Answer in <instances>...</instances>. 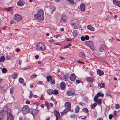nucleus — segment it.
I'll return each instance as SVG.
<instances>
[{
    "instance_id": "dca6fc26",
    "label": "nucleus",
    "mask_w": 120,
    "mask_h": 120,
    "mask_svg": "<svg viewBox=\"0 0 120 120\" xmlns=\"http://www.w3.org/2000/svg\"><path fill=\"white\" fill-rule=\"evenodd\" d=\"M106 49V47L103 44H102L100 46L99 49V51L100 52H102L103 50H104Z\"/></svg>"
},
{
    "instance_id": "7c9ffc66",
    "label": "nucleus",
    "mask_w": 120,
    "mask_h": 120,
    "mask_svg": "<svg viewBox=\"0 0 120 120\" xmlns=\"http://www.w3.org/2000/svg\"><path fill=\"white\" fill-rule=\"evenodd\" d=\"M47 81L48 82H49L52 79V76L51 75H49L46 77Z\"/></svg>"
},
{
    "instance_id": "bf43d9fd",
    "label": "nucleus",
    "mask_w": 120,
    "mask_h": 120,
    "mask_svg": "<svg viewBox=\"0 0 120 120\" xmlns=\"http://www.w3.org/2000/svg\"><path fill=\"white\" fill-rule=\"evenodd\" d=\"M10 56L8 55L7 56H6V59L7 60H9V59H10Z\"/></svg>"
},
{
    "instance_id": "603ef678",
    "label": "nucleus",
    "mask_w": 120,
    "mask_h": 120,
    "mask_svg": "<svg viewBox=\"0 0 120 120\" xmlns=\"http://www.w3.org/2000/svg\"><path fill=\"white\" fill-rule=\"evenodd\" d=\"M81 39L82 41H84L85 40V37L83 36H82L81 37Z\"/></svg>"
},
{
    "instance_id": "9d476101",
    "label": "nucleus",
    "mask_w": 120,
    "mask_h": 120,
    "mask_svg": "<svg viewBox=\"0 0 120 120\" xmlns=\"http://www.w3.org/2000/svg\"><path fill=\"white\" fill-rule=\"evenodd\" d=\"M24 2L22 0H20L18 1L17 3V5L19 6H22L24 4Z\"/></svg>"
},
{
    "instance_id": "49530a36",
    "label": "nucleus",
    "mask_w": 120,
    "mask_h": 120,
    "mask_svg": "<svg viewBox=\"0 0 120 120\" xmlns=\"http://www.w3.org/2000/svg\"><path fill=\"white\" fill-rule=\"evenodd\" d=\"M116 4L118 7H120V1H117L116 3Z\"/></svg>"
},
{
    "instance_id": "1a4fd4ad",
    "label": "nucleus",
    "mask_w": 120,
    "mask_h": 120,
    "mask_svg": "<svg viewBox=\"0 0 120 120\" xmlns=\"http://www.w3.org/2000/svg\"><path fill=\"white\" fill-rule=\"evenodd\" d=\"M54 113L56 116V120H58L60 116V113L58 112L56 110L54 111Z\"/></svg>"
},
{
    "instance_id": "a18cd8bd",
    "label": "nucleus",
    "mask_w": 120,
    "mask_h": 120,
    "mask_svg": "<svg viewBox=\"0 0 120 120\" xmlns=\"http://www.w3.org/2000/svg\"><path fill=\"white\" fill-rule=\"evenodd\" d=\"M50 83L51 84L53 85L55 84V82L54 79H52L50 80Z\"/></svg>"
},
{
    "instance_id": "c03bdc74",
    "label": "nucleus",
    "mask_w": 120,
    "mask_h": 120,
    "mask_svg": "<svg viewBox=\"0 0 120 120\" xmlns=\"http://www.w3.org/2000/svg\"><path fill=\"white\" fill-rule=\"evenodd\" d=\"M37 75L36 74H33L32 75H31L30 76V78L32 79H33L35 78L36 76Z\"/></svg>"
},
{
    "instance_id": "2eb2a0df",
    "label": "nucleus",
    "mask_w": 120,
    "mask_h": 120,
    "mask_svg": "<svg viewBox=\"0 0 120 120\" xmlns=\"http://www.w3.org/2000/svg\"><path fill=\"white\" fill-rule=\"evenodd\" d=\"M85 5L83 3H82L80 6V10L82 11H85Z\"/></svg>"
},
{
    "instance_id": "6e6d98bb",
    "label": "nucleus",
    "mask_w": 120,
    "mask_h": 120,
    "mask_svg": "<svg viewBox=\"0 0 120 120\" xmlns=\"http://www.w3.org/2000/svg\"><path fill=\"white\" fill-rule=\"evenodd\" d=\"M13 90V87H11L10 89V92L11 94H12Z\"/></svg>"
},
{
    "instance_id": "72a5a7b5",
    "label": "nucleus",
    "mask_w": 120,
    "mask_h": 120,
    "mask_svg": "<svg viewBox=\"0 0 120 120\" xmlns=\"http://www.w3.org/2000/svg\"><path fill=\"white\" fill-rule=\"evenodd\" d=\"M19 82L21 83H23L24 82V80L22 78H20L19 79Z\"/></svg>"
},
{
    "instance_id": "c9c22d12",
    "label": "nucleus",
    "mask_w": 120,
    "mask_h": 120,
    "mask_svg": "<svg viewBox=\"0 0 120 120\" xmlns=\"http://www.w3.org/2000/svg\"><path fill=\"white\" fill-rule=\"evenodd\" d=\"M58 94V91L56 89H55L54 90V92L53 93V94H54L55 95H56Z\"/></svg>"
},
{
    "instance_id": "4468645a",
    "label": "nucleus",
    "mask_w": 120,
    "mask_h": 120,
    "mask_svg": "<svg viewBox=\"0 0 120 120\" xmlns=\"http://www.w3.org/2000/svg\"><path fill=\"white\" fill-rule=\"evenodd\" d=\"M54 92V90L52 89H49L47 90V93L49 95H51Z\"/></svg>"
},
{
    "instance_id": "412c9836",
    "label": "nucleus",
    "mask_w": 120,
    "mask_h": 120,
    "mask_svg": "<svg viewBox=\"0 0 120 120\" xmlns=\"http://www.w3.org/2000/svg\"><path fill=\"white\" fill-rule=\"evenodd\" d=\"M65 105L66 106V108L70 109L71 107V103L69 102H66L65 103Z\"/></svg>"
},
{
    "instance_id": "680f3d73",
    "label": "nucleus",
    "mask_w": 120,
    "mask_h": 120,
    "mask_svg": "<svg viewBox=\"0 0 120 120\" xmlns=\"http://www.w3.org/2000/svg\"><path fill=\"white\" fill-rule=\"evenodd\" d=\"M14 23V20H11L10 22V24H12Z\"/></svg>"
},
{
    "instance_id": "a19ab883",
    "label": "nucleus",
    "mask_w": 120,
    "mask_h": 120,
    "mask_svg": "<svg viewBox=\"0 0 120 120\" xmlns=\"http://www.w3.org/2000/svg\"><path fill=\"white\" fill-rule=\"evenodd\" d=\"M98 96L97 95L95 96L94 98V101L95 102L97 101L98 100Z\"/></svg>"
},
{
    "instance_id": "4c0bfd02",
    "label": "nucleus",
    "mask_w": 120,
    "mask_h": 120,
    "mask_svg": "<svg viewBox=\"0 0 120 120\" xmlns=\"http://www.w3.org/2000/svg\"><path fill=\"white\" fill-rule=\"evenodd\" d=\"M97 101L95 102L96 103H98L99 105H100L101 103V99H99Z\"/></svg>"
},
{
    "instance_id": "9b49d317",
    "label": "nucleus",
    "mask_w": 120,
    "mask_h": 120,
    "mask_svg": "<svg viewBox=\"0 0 120 120\" xmlns=\"http://www.w3.org/2000/svg\"><path fill=\"white\" fill-rule=\"evenodd\" d=\"M70 80L72 81L75 80V76L74 74L73 73L71 74L69 77Z\"/></svg>"
},
{
    "instance_id": "473e14b6",
    "label": "nucleus",
    "mask_w": 120,
    "mask_h": 120,
    "mask_svg": "<svg viewBox=\"0 0 120 120\" xmlns=\"http://www.w3.org/2000/svg\"><path fill=\"white\" fill-rule=\"evenodd\" d=\"M80 109V108L79 106L77 105L76 106L75 109V111L76 113H77L78 112Z\"/></svg>"
},
{
    "instance_id": "0eeeda50",
    "label": "nucleus",
    "mask_w": 120,
    "mask_h": 120,
    "mask_svg": "<svg viewBox=\"0 0 120 120\" xmlns=\"http://www.w3.org/2000/svg\"><path fill=\"white\" fill-rule=\"evenodd\" d=\"M22 17L19 14H16L15 15L14 19L19 22L22 19Z\"/></svg>"
},
{
    "instance_id": "39448f33",
    "label": "nucleus",
    "mask_w": 120,
    "mask_h": 120,
    "mask_svg": "<svg viewBox=\"0 0 120 120\" xmlns=\"http://www.w3.org/2000/svg\"><path fill=\"white\" fill-rule=\"evenodd\" d=\"M38 111V110H36L35 109H31L30 111V113L32 114L34 118V116L37 115Z\"/></svg>"
},
{
    "instance_id": "4d7b16f0",
    "label": "nucleus",
    "mask_w": 120,
    "mask_h": 120,
    "mask_svg": "<svg viewBox=\"0 0 120 120\" xmlns=\"http://www.w3.org/2000/svg\"><path fill=\"white\" fill-rule=\"evenodd\" d=\"M81 81L79 80H77L76 81V84H77L80 83L81 82Z\"/></svg>"
},
{
    "instance_id": "20e7f679",
    "label": "nucleus",
    "mask_w": 120,
    "mask_h": 120,
    "mask_svg": "<svg viewBox=\"0 0 120 120\" xmlns=\"http://www.w3.org/2000/svg\"><path fill=\"white\" fill-rule=\"evenodd\" d=\"M30 109L28 105H25L22 108V112L23 114H25L28 113Z\"/></svg>"
},
{
    "instance_id": "774afa93",
    "label": "nucleus",
    "mask_w": 120,
    "mask_h": 120,
    "mask_svg": "<svg viewBox=\"0 0 120 120\" xmlns=\"http://www.w3.org/2000/svg\"><path fill=\"white\" fill-rule=\"evenodd\" d=\"M51 100H52L53 101H55V99L54 98L53 96H52L51 97Z\"/></svg>"
},
{
    "instance_id": "e433bc0d",
    "label": "nucleus",
    "mask_w": 120,
    "mask_h": 120,
    "mask_svg": "<svg viewBox=\"0 0 120 120\" xmlns=\"http://www.w3.org/2000/svg\"><path fill=\"white\" fill-rule=\"evenodd\" d=\"M77 34V32L76 30H74L73 32V35L75 37Z\"/></svg>"
},
{
    "instance_id": "6e6552de",
    "label": "nucleus",
    "mask_w": 120,
    "mask_h": 120,
    "mask_svg": "<svg viewBox=\"0 0 120 120\" xmlns=\"http://www.w3.org/2000/svg\"><path fill=\"white\" fill-rule=\"evenodd\" d=\"M75 92L73 89H70L67 92L66 94L68 96H72L74 94Z\"/></svg>"
},
{
    "instance_id": "f704fd0d",
    "label": "nucleus",
    "mask_w": 120,
    "mask_h": 120,
    "mask_svg": "<svg viewBox=\"0 0 120 120\" xmlns=\"http://www.w3.org/2000/svg\"><path fill=\"white\" fill-rule=\"evenodd\" d=\"M96 95L98 97L100 96L103 97L104 96V95L101 92H98L97 93Z\"/></svg>"
},
{
    "instance_id": "423d86ee",
    "label": "nucleus",
    "mask_w": 120,
    "mask_h": 120,
    "mask_svg": "<svg viewBox=\"0 0 120 120\" xmlns=\"http://www.w3.org/2000/svg\"><path fill=\"white\" fill-rule=\"evenodd\" d=\"M85 44L88 46L89 47L90 49H93L94 47L93 43L90 41H87L85 42Z\"/></svg>"
},
{
    "instance_id": "5fc2aeb1",
    "label": "nucleus",
    "mask_w": 120,
    "mask_h": 120,
    "mask_svg": "<svg viewBox=\"0 0 120 120\" xmlns=\"http://www.w3.org/2000/svg\"><path fill=\"white\" fill-rule=\"evenodd\" d=\"M75 117V116L74 114H72L70 115V117L71 118H74Z\"/></svg>"
},
{
    "instance_id": "ea45409f",
    "label": "nucleus",
    "mask_w": 120,
    "mask_h": 120,
    "mask_svg": "<svg viewBox=\"0 0 120 120\" xmlns=\"http://www.w3.org/2000/svg\"><path fill=\"white\" fill-rule=\"evenodd\" d=\"M6 10L8 11H11L13 10V8L12 7H9L8 8H6Z\"/></svg>"
},
{
    "instance_id": "a211bd4d",
    "label": "nucleus",
    "mask_w": 120,
    "mask_h": 120,
    "mask_svg": "<svg viewBox=\"0 0 120 120\" xmlns=\"http://www.w3.org/2000/svg\"><path fill=\"white\" fill-rule=\"evenodd\" d=\"M86 80L89 82H93V78L91 77H88L87 78Z\"/></svg>"
},
{
    "instance_id": "de8ad7c7",
    "label": "nucleus",
    "mask_w": 120,
    "mask_h": 120,
    "mask_svg": "<svg viewBox=\"0 0 120 120\" xmlns=\"http://www.w3.org/2000/svg\"><path fill=\"white\" fill-rule=\"evenodd\" d=\"M33 96V93L32 91H30V95L29 96V98H32V96Z\"/></svg>"
},
{
    "instance_id": "a878e982",
    "label": "nucleus",
    "mask_w": 120,
    "mask_h": 120,
    "mask_svg": "<svg viewBox=\"0 0 120 120\" xmlns=\"http://www.w3.org/2000/svg\"><path fill=\"white\" fill-rule=\"evenodd\" d=\"M5 59L4 56H1L0 57V62H4Z\"/></svg>"
},
{
    "instance_id": "b1692460",
    "label": "nucleus",
    "mask_w": 120,
    "mask_h": 120,
    "mask_svg": "<svg viewBox=\"0 0 120 120\" xmlns=\"http://www.w3.org/2000/svg\"><path fill=\"white\" fill-rule=\"evenodd\" d=\"M87 28L91 31H93L95 30L94 28L90 25H88L87 27Z\"/></svg>"
},
{
    "instance_id": "13d9d810",
    "label": "nucleus",
    "mask_w": 120,
    "mask_h": 120,
    "mask_svg": "<svg viewBox=\"0 0 120 120\" xmlns=\"http://www.w3.org/2000/svg\"><path fill=\"white\" fill-rule=\"evenodd\" d=\"M116 111H115L114 112V114H113V116L114 118L116 117Z\"/></svg>"
},
{
    "instance_id": "052dcab7",
    "label": "nucleus",
    "mask_w": 120,
    "mask_h": 120,
    "mask_svg": "<svg viewBox=\"0 0 120 120\" xmlns=\"http://www.w3.org/2000/svg\"><path fill=\"white\" fill-rule=\"evenodd\" d=\"M26 104H30V101H29L28 100L26 101Z\"/></svg>"
},
{
    "instance_id": "5701e85b",
    "label": "nucleus",
    "mask_w": 120,
    "mask_h": 120,
    "mask_svg": "<svg viewBox=\"0 0 120 120\" xmlns=\"http://www.w3.org/2000/svg\"><path fill=\"white\" fill-rule=\"evenodd\" d=\"M17 75L18 74L17 73H14L12 75V77L13 79H14L17 78Z\"/></svg>"
},
{
    "instance_id": "3c124183",
    "label": "nucleus",
    "mask_w": 120,
    "mask_h": 120,
    "mask_svg": "<svg viewBox=\"0 0 120 120\" xmlns=\"http://www.w3.org/2000/svg\"><path fill=\"white\" fill-rule=\"evenodd\" d=\"M85 38V40H88L89 39V37L88 35H86Z\"/></svg>"
},
{
    "instance_id": "69168bd1",
    "label": "nucleus",
    "mask_w": 120,
    "mask_h": 120,
    "mask_svg": "<svg viewBox=\"0 0 120 120\" xmlns=\"http://www.w3.org/2000/svg\"><path fill=\"white\" fill-rule=\"evenodd\" d=\"M49 42H50L53 43L54 42V40L53 39H52V40H49Z\"/></svg>"
},
{
    "instance_id": "864d4df0",
    "label": "nucleus",
    "mask_w": 120,
    "mask_h": 120,
    "mask_svg": "<svg viewBox=\"0 0 120 120\" xmlns=\"http://www.w3.org/2000/svg\"><path fill=\"white\" fill-rule=\"evenodd\" d=\"M113 117V116L112 114H110L109 116V118L111 120Z\"/></svg>"
},
{
    "instance_id": "aec40b11",
    "label": "nucleus",
    "mask_w": 120,
    "mask_h": 120,
    "mask_svg": "<svg viewBox=\"0 0 120 120\" xmlns=\"http://www.w3.org/2000/svg\"><path fill=\"white\" fill-rule=\"evenodd\" d=\"M98 86L100 88H103L105 87V85L104 83H100L98 84Z\"/></svg>"
},
{
    "instance_id": "7ed1b4c3",
    "label": "nucleus",
    "mask_w": 120,
    "mask_h": 120,
    "mask_svg": "<svg viewBox=\"0 0 120 120\" xmlns=\"http://www.w3.org/2000/svg\"><path fill=\"white\" fill-rule=\"evenodd\" d=\"M71 24L74 29H76L80 27V26L79 25V22L78 20L77 19H74L72 20L71 22Z\"/></svg>"
},
{
    "instance_id": "2f4dec72",
    "label": "nucleus",
    "mask_w": 120,
    "mask_h": 120,
    "mask_svg": "<svg viewBox=\"0 0 120 120\" xmlns=\"http://www.w3.org/2000/svg\"><path fill=\"white\" fill-rule=\"evenodd\" d=\"M68 2L71 5H73L74 3V0H67Z\"/></svg>"
},
{
    "instance_id": "bb28decb",
    "label": "nucleus",
    "mask_w": 120,
    "mask_h": 120,
    "mask_svg": "<svg viewBox=\"0 0 120 120\" xmlns=\"http://www.w3.org/2000/svg\"><path fill=\"white\" fill-rule=\"evenodd\" d=\"M6 111H7V115L12 114L11 113L12 111L11 109L8 108Z\"/></svg>"
},
{
    "instance_id": "f03ea898",
    "label": "nucleus",
    "mask_w": 120,
    "mask_h": 120,
    "mask_svg": "<svg viewBox=\"0 0 120 120\" xmlns=\"http://www.w3.org/2000/svg\"><path fill=\"white\" fill-rule=\"evenodd\" d=\"M36 49L39 51H43L46 49V47L44 44L42 42H38L36 46Z\"/></svg>"
},
{
    "instance_id": "f3484780",
    "label": "nucleus",
    "mask_w": 120,
    "mask_h": 120,
    "mask_svg": "<svg viewBox=\"0 0 120 120\" xmlns=\"http://www.w3.org/2000/svg\"><path fill=\"white\" fill-rule=\"evenodd\" d=\"M60 85L61 89L62 90H64L65 87V83L63 82H62L60 84Z\"/></svg>"
},
{
    "instance_id": "cd10ccee",
    "label": "nucleus",
    "mask_w": 120,
    "mask_h": 120,
    "mask_svg": "<svg viewBox=\"0 0 120 120\" xmlns=\"http://www.w3.org/2000/svg\"><path fill=\"white\" fill-rule=\"evenodd\" d=\"M70 109H69L68 108H66L65 110L63 112L61 115H62V113L64 114L66 113L70 110Z\"/></svg>"
},
{
    "instance_id": "393cba45",
    "label": "nucleus",
    "mask_w": 120,
    "mask_h": 120,
    "mask_svg": "<svg viewBox=\"0 0 120 120\" xmlns=\"http://www.w3.org/2000/svg\"><path fill=\"white\" fill-rule=\"evenodd\" d=\"M97 73L99 76H101L104 74V72L102 71L99 69L98 70Z\"/></svg>"
},
{
    "instance_id": "37998d69",
    "label": "nucleus",
    "mask_w": 120,
    "mask_h": 120,
    "mask_svg": "<svg viewBox=\"0 0 120 120\" xmlns=\"http://www.w3.org/2000/svg\"><path fill=\"white\" fill-rule=\"evenodd\" d=\"M2 71L3 73H5L7 71V70L6 68H4L2 69Z\"/></svg>"
},
{
    "instance_id": "c85d7f7f",
    "label": "nucleus",
    "mask_w": 120,
    "mask_h": 120,
    "mask_svg": "<svg viewBox=\"0 0 120 120\" xmlns=\"http://www.w3.org/2000/svg\"><path fill=\"white\" fill-rule=\"evenodd\" d=\"M79 56L82 58H84L85 57V55L83 52H80L79 54Z\"/></svg>"
},
{
    "instance_id": "f257e3e1",
    "label": "nucleus",
    "mask_w": 120,
    "mask_h": 120,
    "mask_svg": "<svg viewBox=\"0 0 120 120\" xmlns=\"http://www.w3.org/2000/svg\"><path fill=\"white\" fill-rule=\"evenodd\" d=\"M43 14V11L42 10H40L38 11L37 14L34 15V16L36 19L42 21L44 19Z\"/></svg>"
},
{
    "instance_id": "4be33fe9",
    "label": "nucleus",
    "mask_w": 120,
    "mask_h": 120,
    "mask_svg": "<svg viewBox=\"0 0 120 120\" xmlns=\"http://www.w3.org/2000/svg\"><path fill=\"white\" fill-rule=\"evenodd\" d=\"M3 111H1L0 112V120H3L4 118V115L3 113Z\"/></svg>"
},
{
    "instance_id": "58836bf2",
    "label": "nucleus",
    "mask_w": 120,
    "mask_h": 120,
    "mask_svg": "<svg viewBox=\"0 0 120 120\" xmlns=\"http://www.w3.org/2000/svg\"><path fill=\"white\" fill-rule=\"evenodd\" d=\"M82 111H83L87 113L89 111L88 109L86 108H85L83 109H82Z\"/></svg>"
},
{
    "instance_id": "6ab92c4d",
    "label": "nucleus",
    "mask_w": 120,
    "mask_h": 120,
    "mask_svg": "<svg viewBox=\"0 0 120 120\" xmlns=\"http://www.w3.org/2000/svg\"><path fill=\"white\" fill-rule=\"evenodd\" d=\"M6 86L1 87L0 88V93H4L5 91L6 90V89H5Z\"/></svg>"
},
{
    "instance_id": "0e129e2a",
    "label": "nucleus",
    "mask_w": 120,
    "mask_h": 120,
    "mask_svg": "<svg viewBox=\"0 0 120 120\" xmlns=\"http://www.w3.org/2000/svg\"><path fill=\"white\" fill-rule=\"evenodd\" d=\"M52 12L54 11H55V8L54 7H52Z\"/></svg>"
},
{
    "instance_id": "c756f323",
    "label": "nucleus",
    "mask_w": 120,
    "mask_h": 120,
    "mask_svg": "<svg viewBox=\"0 0 120 120\" xmlns=\"http://www.w3.org/2000/svg\"><path fill=\"white\" fill-rule=\"evenodd\" d=\"M64 80L67 81L68 80L69 78V75L68 74H66L64 75Z\"/></svg>"
},
{
    "instance_id": "338daca9",
    "label": "nucleus",
    "mask_w": 120,
    "mask_h": 120,
    "mask_svg": "<svg viewBox=\"0 0 120 120\" xmlns=\"http://www.w3.org/2000/svg\"><path fill=\"white\" fill-rule=\"evenodd\" d=\"M77 62H78V63H79L82 64H84V63L82 61H77Z\"/></svg>"
},
{
    "instance_id": "e2e57ef3",
    "label": "nucleus",
    "mask_w": 120,
    "mask_h": 120,
    "mask_svg": "<svg viewBox=\"0 0 120 120\" xmlns=\"http://www.w3.org/2000/svg\"><path fill=\"white\" fill-rule=\"evenodd\" d=\"M90 75L91 76H92L93 75V73L91 71H90Z\"/></svg>"
},
{
    "instance_id": "ddd939ff",
    "label": "nucleus",
    "mask_w": 120,
    "mask_h": 120,
    "mask_svg": "<svg viewBox=\"0 0 120 120\" xmlns=\"http://www.w3.org/2000/svg\"><path fill=\"white\" fill-rule=\"evenodd\" d=\"M7 120H14V116L12 114H10L7 115Z\"/></svg>"
},
{
    "instance_id": "8fccbe9b",
    "label": "nucleus",
    "mask_w": 120,
    "mask_h": 120,
    "mask_svg": "<svg viewBox=\"0 0 120 120\" xmlns=\"http://www.w3.org/2000/svg\"><path fill=\"white\" fill-rule=\"evenodd\" d=\"M120 107V106L118 104H116L115 105V108L116 109H118Z\"/></svg>"
},
{
    "instance_id": "09e8293b",
    "label": "nucleus",
    "mask_w": 120,
    "mask_h": 120,
    "mask_svg": "<svg viewBox=\"0 0 120 120\" xmlns=\"http://www.w3.org/2000/svg\"><path fill=\"white\" fill-rule=\"evenodd\" d=\"M8 106H4V111H6L8 109Z\"/></svg>"
},
{
    "instance_id": "f8f14e48",
    "label": "nucleus",
    "mask_w": 120,
    "mask_h": 120,
    "mask_svg": "<svg viewBox=\"0 0 120 120\" xmlns=\"http://www.w3.org/2000/svg\"><path fill=\"white\" fill-rule=\"evenodd\" d=\"M67 21V17L66 16L64 15H62L61 18V22H65Z\"/></svg>"
},
{
    "instance_id": "79ce46f5",
    "label": "nucleus",
    "mask_w": 120,
    "mask_h": 120,
    "mask_svg": "<svg viewBox=\"0 0 120 120\" xmlns=\"http://www.w3.org/2000/svg\"><path fill=\"white\" fill-rule=\"evenodd\" d=\"M97 105V103H94L91 105V108L94 109Z\"/></svg>"
}]
</instances>
